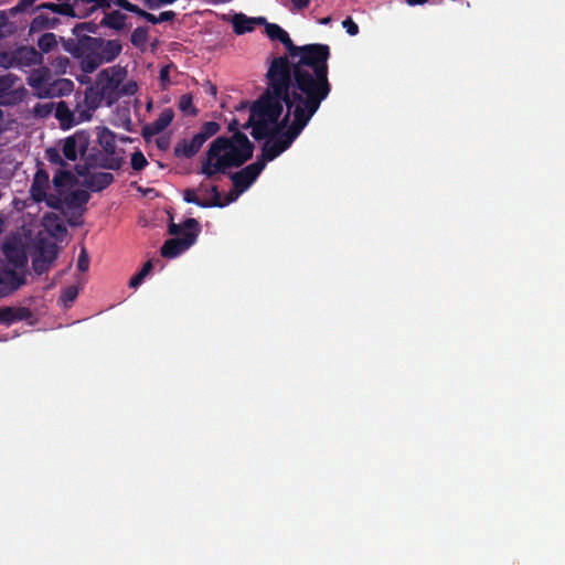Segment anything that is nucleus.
Here are the masks:
<instances>
[{
  "mask_svg": "<svg viewBox=\"0 0 565 565\" xmlns=\"http://www.w3.org/2000/svg\"><path fill=\"white\" fill-rule=\"evenodd\" d=\"M279 42L287 52L271 58L265 74L266 85L278 83L281 84V92L295 100L322 104L332 90L329 45H296L288 33Z\"/></svg>",
  "mask_w": 565,
  "mask_h": 565,
  "instance_id": "obj_1",
  "label": "nucleus"
},
{
  "mask_svg": "<svg viewBox=\"0 0 565 565\" xmlns=\"http://www.w3.org/2000/svg\"><path fill=\"white\" fill-rule=\"evenodd\" d=\"M279 42L287 52L271 58L265 74L266 85L278 83L281 84V92L295 100L322 104L332 90L329 45H296L288 33Z\"/></svg>",
  "mask_w": 565,
  "mask_h": 565,
  "instance_id": "obj_2",
  "label": "nucleus"
},
{
  "mask_svg": "<svg viewBox=\"0 0 565 565\" xmlns=\"http://www.w3.org/2000/svg\"><path fill=\"white\" fill-rule=\"evenodd\" d=\"M231 137L220 136L209 146L201 162L200 173L213 178L217 173L225 174L228 169L239 168L252 159L255 146L248 137L238 130V120L228 124Z\"/></svg>",
  "mask_w": 565,
  "mask_h": 565,
  "instance_id": "obj_3",
  "label": "nucleus"
},
{
  "mask_svg": "<svg viewBox=\"0 0 565 565\" xmlns=\"http://www.w3.org/2000/svg\"><path fill=\"white\" fill-rule=\"evenodd\" d=\"M292 100L294 103L288 104L285 116L273 126L275 132L264 139L262 153L256 159L264 163V168L267 162L275 160L290 148L321 106L319 103Z\"/></svg>",
  "mask_w": 565,
  "mask_h": 565,
  "instance_id": "obj_4",
  "label": "nucleus"
},
{
  "mask_svg": "<svg viewBox=\"0 0 565 565\" xmlns=\"http://www.w3.org/2000/svg\"><path fill=\"white\" fill-rule=\"evenodd\" d=\"M294 103L292 98L281 92V84L266 85L260 96L252 104L248 120L242 126L244 130L252 129V137L264 140L273 135L275 126L282 116L284 107Z\"/></svg>",
  "mask_w": 565,
  "mask_h": 565,
  "instance_id": "obj_5",
  "label": "nucleus"
},
{
  "mask_svg": "<svg viewBox=\"0 0 565 565\" xmlns=\"http://www.w3.org/2000/svg\"><path fill=\"white\" fill-rule=\"evenodd\" d=\"M63 49L78 60L81 70L90 74L100 65L115 61L122 51L119 40L82 36L79 39H62Z\"/></svg>",
  "mask_w": 565,
  "mask_h": 565,
  "instance_id": "obj_6",
  "label": "nucleus"
},
{
  "mask_svg": "<svg viewBox=\"0 0 565 565\" xmlns=\"http://www.w3.org/2000/svg\"><path fill=\"white\" fill-rule=\"evenodd\" d=\"M168 232L175 237L167 239L160 253L164 258H174L195 244L201 233V225L195 218L190 217L182 224L170 223Z\"/></svg>",
  "mask_w": 565,
  "mask_h": 565,
  "instance_id": "obj_7",
  "label": "nucleus"
},
{
  "mask_svg": "<svg viewBox=\"0 0 565 565\" xmlns=\"http://www.w3.org/2000/svg\"><path fill=\"white\" fill-rule=\"evenodd\" d=\"M221 130L217 121H205L200 130L191 138H183L177 142L173 148V154L177 158H193L203 147V145Z\"/></svg>",
  "mask_w": 565,
  "mask_h": 565,
  "instance_id": "obj_8",
  "label": "nucleus"
},
{
  "mask_svg": "<svg viewBox=\"0 0 565 565\" xmlns=\"http://www.w3.org/2000/svg\"><path fill=\"white\" fill-rule=\"evenodd\" d=\"M83 164L76 166L78 175H85L86 172L93 168H103L107 170H119L124 164L121 156H110L102 152L97 148H88V151L83 157Z\"/></svg>",
  "mask_w": 565,
  "mask_h": 565,
  "instance_id": "obj_9",
  "label": "nucleus"
},
{
  "mask_svg": "<svg viewBox=\"0 0 565 565\" xmlns=\"http://www.w3.org/2000/svg\"><path fill=\"white\" fill-rule=\"evenodd\" d=\"M29 85L38 90L40 97H60L72 93L74 84L71 79L58 78L49 82L44 76L32 77Z\"/></svg>",
  "mask_w": 565,
  "mask_h": 565,
  "instance_id": "obj_10",
  "label": "nucleus"
},
{
  "mask_svg": "<svg viewBox=\"0 0 565 565\" xmlns=\"http://www.w3.org/2000/svg\"><path fill=\"white\" fill-rule=\"evenodd\" d=\"M90 145L89 134L78 130L63 140L62 152L65 159L76 161L78 154L83 159Z\"/></svg>",
  "mask_w": 565,
  "mask_h": 565,
  "instance_id": "obj_11",
  "label": "nucleus"
},
{
  "mask_svg": "<svg viewBox=\"0 0 565 565\" xmlns=\"http://www.w3.org/2000/svg\"><path fill=\"white\" fill-rule=\"evenodd\" d=\"M122 81V73L120 68L111 67L110 70H103L98 74L97 85L102 97L111 99L118 98V87Z\"/></svg>",
  "mask_w": 565,
  "mask_h": 565,
  "instance_id": "obj_12",
  "label": "nucleus"
},
{
  "mask_svg": "<svg viewBox=\"0 0 565 565\" xmlns=\"http://www.w3.org/2000/svg\"><path fill=\"white\" fill-rule=\"evenodd\" d=\"M17 79L18 77L13 74L0 76V106H13L22 102L25 89L13 88Z\"/></svg>",
  "mask_w": 565,
  "mask_h": 565,
  "instance_id": "obj_13",
  "label": "nucleus"
},
{
  "mask_svg": "<svg viewBox=\"0 0 565 565\" xmlns=\"http://www.w3.org/2000/svg\"><path fill=\"white\" fill-rule=\"evenodd\" d=\"M24 284V274H20L7 265L0 266V298L11 295Z\"/></svg>",
  "mask_w": 565,
  "mask_h": 565,
  "instance_id": "obj_14",
  "label": "nucleus"
},
{
  "mask_svg": "<svg viewBox=\"0 0 565 565\" xmlns=\"http://www.w3.org/2000/svg\"><path fill=\"white\" fill-rule=\"evenodd\" d=\"M264 169V163L256 160L242 170L232 173L230 178L236 189L245 191L256 181Z\"/></svg>",
  "mask_w": 565,
  "mask_h": 565,
  "instance_id": "obj_15",
  "label": "nucleus"
},
{
  "mask_svg": "<svg viewBox=\"0 0 565 565\" xmlns=\"http://www.w3.org/2000/svg\"><path fill=\"white\" fill-rule=\"evenodd\" d=\"M174 118V111L172 108H164L159 117L142 127L141 135L146 140H149L153 136L159 135L162 132L173 120Z\"/></svg>",
  "mask_w": 565,
  "mask_h": 565,
  "instance_id": "obj_16",
  "label": "nucleus"
},
{
  "mask_svg": "<svg viewBox=\"0 0 565 565\" xmlns=\"http://www.w3.org/2000/svg\"><path fill=\"white\" fill-rule=\"evenodd\" d=\"M267 20L264 17L249 18L244 13H235L232 19L233 31L237 35L254 31L256 25H265Z\"/></svg>",
  "mask_w": 565,
  "mask_h": 565,
  "instance_id": "obj_17",
  "label": "nucleus"
},
{
  "mask_svg": "<svg viewBox=\"0 0 565 565\" xmlns=\"http://www.w3.org/2000/svg\"><path fill=\"white\" fill-rule=\"evenodd\" d=\"M49 173L43 168H38L30 188L31 198L40 203L46 199V190L49 189Z\"/></svg>",
  "mask_w": 565,
  "mask_h": 565,
  "instance_id": "obj_18",
  "label": "nucleus"
},
{
  "mask_svg": "<svg viewBox=\"0 0 565 565\" xmlns=\"http://www.w3.org/2000/svg\"><path fill=\"white\" fill-rule=\"evenodd\" d=\"M84 184L93 192H102L114 182V175L110 172H86Z\"/></svg>",
  "mask_w": 565,
  "mask_h": 565,
  "instance_id": "obj_19",
  "label": "nucleus"
},
{
  "mask_svg": "<svg viewBox=\"0 0 565 565\" xmlns=\"http://www.w3.org/2000/svg\"><path fill=\"white\" fill-rule=\"evenodd\" d=\"M32 318V311L26 307H1L0 324L10 326L18 321Z\"/></svg>",
  "mask_w": 565,
  "mask_h": 565,
  "instance_id": "obj_20",
  "label": "nucleus"
},
{
  "mask_svg": "<svg viewBox=\"0 0 565 565\" xmlns=\"http://www.w3.org/2000/svg\"><path fill=\"white\" fill-rule=\"evenodd\" d=\"M77 4H72L70 2H61V3H53V2H44V3H41L39 6H36L34 9H33V12H38V11H41V10H50L54 13H58V14H62V15H66V17H78V18H84L83 14H78L75 10Z\"/></svg>",
  "mask_w": 565,
  "mask_h": 565,
  "instance_id": "obj_21",
  "label": "nucleus"
},
{
  "mask_svg": "<svg viewBox=\"0 0 565 565\" xmlns=\"http://www.w3.org/2000/svg\"><path fill=\"white\" fill-rule=\"evenodd\" d=\"M14 56L19 67L33 66L41 63L42 60L41 54L34 47L30 46L19 47L14 51Z\"/></svg>",
  "mask_w": 565,
  "mask_h": 565,
  "instance_id": "obj_22",
  "label": "nucleus"
},
{
  "mask_svg": "<svg viewBox=\"0 0 565 565\" xmlns=\"http://www.w3.org/2000/svg\"><path fill=\"white\" fill-rule=\"evenodd\" d=\"M89 199L90 194L86 190L76 189L64 198V204L71 210L81 211L82 214Z\"/></svg>",
  "mask_w": 565,
  "mask_h": 565,
  "instance_id": "obj_23",
  "label": "nucleus"
},
{
  "mask_svg": "<svg viewBox=\"0 0 565 565\" xmlns=\"http://www.w3.org/2000/svg\"><path fill=\"white\" fill-rule=\"evenodd\" d=\"M97 141L104 152L110 156L116 154V135L107 127H97Z\"/></svg>",
  "mask_w": 565,
  "mask_h": 565,
  "instance_id": "obj_24",
  "label": "nucleus"
},
{
  "mask_svg": "<svg viewBox=\"0 0 565 565\" xmlns=\"http://www.w3.org/2000/svg\"><path fill=\"white\" fill-rule=\"evenodd\" d=\"M43 226L53 236L64 235L67 232L61 218L52 212H47L43 215Z\"/></svg>",
  "mask_w": 565,
  "mask_h": 565,
  "instance_id": "obj_25",
  "label": "nucleus"
},
{
  "mask_svg": "<svg viewBox=\"0 0 565 565\" xmlns=\"http://www.w3.org/2000/svg\"><path fill=\"white\" fill-rule=\"evenodd\" d=\"M127 15L119 10H114L111 12L105 13L103 20L100 21L102 26H107L109 29L121 31L126 26Z\"/></svg>",
  "mask_w": 565,
  "mask_h": 565,
  "instance_id": "obj_26",
  "label": "nucleus"
},
{
  "mask_svg": "<svg viewBox=\"0 0 565 565\" xmlns=\"http://www.w3.org/2000/svg\"><path fill=\"white\" fill-rule=\"evenodd\" d=\"M76 114H74L65 102L57 103L55 107V117L60 120L62 128L76 126Z\"/></svg>",
  "mask_w": 565,
  "mask_h": 565,
  "instance_id": "obj_27",
  "label": "nucleus"
},
{
  "mask_svg": "<svg viewBox=\"0 0 565 565\" xmlns=\"http://www.w3.org/2000/svg\"><path fill=\"white\" fill-rule=\"evenodd\" d=\"M35 254L49 262L54 263L58 254V247L55 242L49 239H40Z\"/></svg>",
  "mask_w": 565,
  "mask_h": 565,
  "instance_id": "obj_28",
  "label": "nucleus"
},
{
  "mask_svg": "<svg viewBox=\"0 0 565 565\" xmlns=\"http://www.w3.org/2000/svg\"><path fill=\"white\" fill-rule=\"evenodd\" d=\"M84 108L78 104L75 110L73 111L74 114H76V125L89 120L92 118L93 111L97 108V104L95 103V100L90 99L87 94L84 97Z\"/></svg>",
  "mask_w": 565,
  "mask_h": 565,
  "instance_id": "obj_29",
  "label": "nucleus"
},
{
  "mask_svg": "<svg viewBox=\"0 0 565 565\" xmlns=\"http://www.w3.org/2000/svg\"><path fill=\"white\" fill-rule=\"evenodd\" d=\"M148 40H149V28L148 26L136 28L132 31L131 36H130L131 44L141 51L146 50Z\"/></svg>",
  "mask_w": 565,
  "mask_h": 565,
  "instance_id": "obj_30",
  "label": "nucleus"
},
{
  "mask_svg": "<svg viewBox=\"0 0 565 565\" xmlns=\"http://www.w3.org/2000/svg\"><path fill=\"white\" fill-rule=\"evenodd\" d=\"M75 180L74 174L64 168L57 170L53 175V185L61 193L63 189Z\"/></svg>",
  "mask_w": 565,
  "mask_h": 565,
  "instance_id": "obj_31",
  "label": "nucleus"
},
{
  "mask_svg": "<svg viewBox=\"0 0 565 565\" xmlns=\"http://www.w3.org/2000/svg\"><path fill=\"white\" fill-rule=\"evenodd\" d=\"M200 192L210 193L212 199L207 201V207H223L226 203L222 201L221 192L216 185H211L209 189L201 183L198 188Z\"/></svg>",
  "mask_w": 565,
  "mask_h": 565,
  "instance_id": "obj_32",
  "label": "nucleus"
},
{
  "mask_svg": "<svg viewBox=\"0 0 565 565\" xmlns=\"http://www.w3.org/2000/svg\"><path fill=\"white\" fill-rule=\"evenodd\" d=\"M179 109L190 116H198L199 109L193 105V97L191 94H184L178 102Z\"/></svg>",
  "mask_w": 565,
  "mask_h": 565,
  "instance_id": "obj_33",
  "label": "nucleus"
},
{
  "mask_svg": "<svg viewBox=\"0 0 565 565\" xmlns=\"http://www.w3.org/2000/svg\"><path fill=\"white\" fill-rule=\"evenodd\" d=\"M98 28H99V24H96L92 21L89 22H81V23H77L72 32L75 36V39H79L82 36H89L88 34H86L85 32H88V33H97L98 31Z\"/></svg>",
  "mask_w": 565,
  "mask_h": 565,
  "instance_id": "obj_34",
  "label": "nucleus"
},
{
  "mask_svg": "<svg viewBox=\"0 0 565 565\" xmlns=\"http://www.w3.org/2000/svg\"><path fill=\"white\" fill-rule=\"evenodd\" d=\"M56 23V19H51L50 17L45 14H38L31 22V30H42V29H49L54 28Z\"/></svg>",
  "mask_w": 565,
  "mask_h": 565,
  "instance_id": "obj_35",
  "label": "nucleus"
},
{
  "mask_svg": "<svg viewBox=\"0 0 565 565\" xmlns=\"http://www.w3.org/2000/svg\"><path fill=\"white\" fill-rule=\"evenodd\" d=\"M151 270H152V262L148 260L143 264L142 268L130 278L129 287L137 288L138 286H140Z\"/></svg>",
  "mask_w": 565,
  "mask_h": 565,
  "instance_id": "obj_36",
  "label": "nucleus"
},
{
  "mask_svg": "<svg viewBox=\"0 0 565 565\" xmlns=\"http://www.w3.org/2000/svg\"><path fill=\"white\" fill-rule=\"evenodd\" d=\"M57 45L54 33H44L38 40V46L43 53L51 52Z\"/></svg>",
  "mask_w": 565,
  "mask_h": 565,
  "instance_id": "obj_37",
  "label": "nucleus"
},
{
  "mask_svg": "<svg viewBox=\"0 0 565 565\" xmlns=\"http://www.w3.org/2000/svg\"><path fill=\"white\" fill-rule=\"evenodd\" d=\"M198 192H200L198 189H185L183 191V200L186 203H192L200 207H207V201L200 199Z\"/></svg>",
  "mask_w": 565,
  "mask_h": 565,
  "instance_id": "obj_38",
  "label": "nucleus"
},
{
  "mask_svg": "<svg viewBox=\"0 0 565 565\" xmlns=\"http://www.w3.org/2000/svg\"><path fill=\"white\" fill-rule=\"evenodd\" d=\"M13 252L14 255H11L10 248L8 246L4 247V254L9 258V260L12 262L18 268L24 267L28 262L25 253L19 249H13Z\"/></svg>",
  "mask_w": 565,
  "mask_h": 565,
  "instance_id": "obj_39",
  "label": "nucleus"
},
{
  "mask_svg": "<svg viewBox=\"0 0 565 565\" xmlns=\"http://www.w3.org/2000/svg\"><path fill=\"white\" fill-rule=\"evenodd\" d=\"M45 158L53 164L60 166L61 168H65L67 166L66 161L62 158L58 149L54 147L46 148Z\"/></svg>",
  "mask_w": 565,
  "mask_h": 565,
  "instance_id": "obj_40",
  "label": "nucleus"
},
{
  "mask_svg": "<svg viewBox=\"0 0 565 565\" xmlns=\"http://www.w3.org/2000/svg\"><path fill=\"white\" fill-rule=\"evenodd\" d=\"M78 2L93 3V7L87 12H85L83 14L84 17H86V15L90 14L96 9H103V10L110 9L113 0H75V4H78Z\"/></svg>",
  "mask_w": 565,
  "mask_h": 565,
  "instance_id": "obj_41",
  "label": "nucleus"
},
{
  "mask_svg": "<svg viewBox=\"0 0 565 565\" xmlns=\"http://www.w3.org/2000/svg\"><path fill=\"white\" fill-rule=\"evenodd\" d=\"M266 34L271 41H280L287 32L276 23H266Z\"/></svg>",
  "mask_w": 565,
  "mask_h": 565,
  "instance_id": "obj_42",
  "label": "nucleus"
},
{
  "mask_svg": "<svg viewBox=\"0 0 565 565\" xmlns=\"http://www.w3.org/2000/svg\"><path fill=\"white\" fill-rule=\"evenodd\" d=\"M52 264V262H49L35 254L32 260V268L36 275H43L50 269Z\"/></svg>",
  "mask_w": 565,
  "mask_h": 565,
  "instance_id": "obj_43",
  "label": "nucleus"
},
{
  "mask_svg": "<svg viewBox=\"0 0 565 565\" xmlns=\"http://www.w3.org/2000/svg\"><path fill=\"white\" fill-rule=\"evenodd\" d=\"M131 168L136 171H141L148 164V161L140 150L135 151L130 159Z\"/></svg>",
  "mask_w": 565,
  "mask_h": 565,
  "instance_id": "obj_44",
  "label": "nucleus"
},
{
  "mask_svg": "<svg viewBox=\"0 0 565 565\" xmlns=\"http://www.w3.org/2000/svg\"><path fill=\"white\" fill-rule=\"evenodd\" d=\"M78 296V289L76 286H68L62 291L61 300L64 302L65 306H68V303H72Z\"/></svg>",
  "mask_w": 565,
  "mask_h": 565,
  "instance_id": "obj_45",
  "label": "nucleus"
},
{
  "mask_svg": "<svg viewBox=\"0 0 565 565\" xmlns=\"http://www.w3.org/2000/svg\"><path fill=\"white\" fill-rule=\"evenodd\" d=\"M0 66L3 68L19 67L13 53L0 52Z\"/></svg>",
  "mask_w": 565,
  "mask_h": 565,
  "instance_id": "obj_46",
  "label": "nucleus"
},
{
  "mask_svg": "<svg viewBox=\"0 0 565 565\" xmlns=\"http://www.w3.org/2000/svg\"><path fill=\"white\" fill-rule=\"evenodd\" d=\"M52 110H53L52 103L36 104L33 108V113L38 117H46L52 113Z\"/></svg>",
  "mask_w": 565,
  "mask_h": 565,
  "instance_id": "obj_47",
  "label": "nucleus"
},
{
  "mask_svg": "<svg viewBox=\"0 0 565 565\" xmlns=\"http://www.w3.org/2000/svg\"><path fill=\"white\" fill-rule=\"evenodd\" d=\"M77 268L79 271L85 273L89 268V257L85 248L82 249L78 259H77Z\"/></svg>",
  "mask_w": 565,
  "mask_h": 565,
  "instance_id": "obj_48",
  "label": "nucleus"
},
{
  "mask_svg": "<svg viewBox=\"0 0 565 565\" xmlns=\"http://www.w3.org/2000/svg\"><path fill=\"white\" fill-rule=\"evenodd\" d=\"M342 26L345 29L347 33L351 36H354L359 33V25L350 17H348L347 19H344L342 21Z\"/></svg>",
  "mask_w": 565,
  "mask_h": 565,
  "instance_id": "obj_49",
  "label": "nucleus"
},
{
  "mask_svg": "<svg viewBox=\"0 0 565 565\" xmlns=\"http://www.w3.org/2000/svg\"><path fill=\"white\" fill-rule=\"evenodd\" d=\"M177 0H143V4L149 10H157L162 6L172 4Z\"/></svg>",
  "mask_w": 565,
  "mask_h": 565,
  "instance_id": "obj_50",
  "label": "nucleus"
},
{
  "mask_svg": "<svg viewBox=\"0 0 565 565\" xmlns=\"http://www.w3.org/2000/svg\"><path fill=\"white\" fill-rule=\"evenodd\" d=\"M171 66H172V64L171 65H166V66L161 67V70H160L159 79H160L162 88H167L171 84V82H170V68H171Z\"/></svg>",
  "mask_w": 565,
  "mask_h": 565,
  "instance_id": "obj_51",
  "label": "nucleus"
},
{
  "mask_svg": "<svg viewBox=\"0 0 565 565\" xmlns=\"http://www.w3.org/2000/svg\"><path fill=\"white\" fill-rule=\"evenodd\" d=\"M43 202H45L47 206L54 210H60L64 203V200H62L58 195L46 194V199Z\"/></svg>",
  "mask_w": 565,
  "mask_h": 565,
  "instance_id": "obj_52",
  "label": "nucleus"
},
{
  "mask_svg": "<svg viewBox=\"0 0 565 565\" xmlns=\"http://www.w3.org/2000/svg\"><path fill=\"white\" fill-rule=\"evenodd\" d=\"M134 13L137 14L139 18L145 19L149 23L158 24V15H154L139 7H138V10L134 11Z\"/></svg>",
  "mask_w": 565,
  "mask_h": 565,
  "instance_id": "obj_53",
  "label": "nucleus"
},
{
  "mask_svg": "<svg viewBox=\"0 0 565 565\" xmlns=\"http://www.w3.org/2000/svg\"><path fill=\"white\" fill-rule=\"evenodd\" d=\"M36 0H20L12 9L11 13L24 12L28 8L32 7Z\"/></svg>",
  "mask_w": 565,
  "mask_h": 565,
  "instance_id": "obj_54",
  "label": "nucleus"
},
{
  "mask_svg": "<svg viewBox=\"0 0 565 565\" xmlns=\"http://www.w3.org/2000/svg\"><path fill=\"white\" fill-rule=\"evenodd\" d=\"M114 2L116 6L131 13H134L135 10H138V6L129 2L128 0H114Z\"/></svg>",
  "mask_w": 565,
  "mask_h": 565,
  "instance_id": "obj_55",
  "label": "nucleus"
},
{
  "mask_svg": "<svg viewBox=\"0 0 565 565\" xmlns=\"http://www.w3.org/2000/svg\"><path fill=\"white\" fill-rule=\"evenodd\" d=\"M177 13L174 11H163L158 15V23L171 22L175 19Z\"/></svg>",
  "mask_w": 565,
  "mask_h": 565,
  "instance_id": "obj_56",
  "label": "nucleus"
},
{
  "mask_svg": "<svg viewBox=\"0 0 565 565\" xmlns=\"http://www.w3.org/2000/svg\"><path fill=\"white\" fill-rule=\"evenodd\" d=\"M295 8L301 10L309 6L310 0H291Z\"/></svg>",
  "mask_w": 565,
  "mask_h": 565,
  "instance_id": "obj_57",
  "label": "nucleus"
},
{
  "mask_svg": "<svg viewBox=\"0 0 565 565\" xmlns=\"http://www.w3.org/2000/svg\"><path fill=\"white\" fill-rule=\"evenodd\" d=\"M205 86H206V92H209L213 96L216 95V86L212 85L211 82H209V81L206 82Z\"/></svg>",
  "mask_w": 565,
  "mask_h": 565,
  "instance_id": "obj_58",
  "label": "nucleus"
},
{
  "mask_svg": "<svg viewBox=\"0 0 565 565\" xmlns=\"http://www.w3.org/2000/svg\"><path fill=\"white\" fill-rule=\"evenodd\" d=\"M408 6H418L428 2V0H405Z\"/></svg>",
  "mask_w": 565,
  "mask_h": 565,
  "instance_id": "obj_59",
  "label": "nucleus"
},
{
  "mask_svg": "<svg viewBox=\"0 0 565 565\" xmlns=\"http://www.w3.org/2000/svg\"><path fill=\"white\" fill-rule=\"evenodd\" d=\"M157 145H158V147H159L160 149H163V150L168 148V141H167V140H164V139H159V140L157 141Z\"/></svg>",
  "mask_w": 565,
  "mask_h": 565,
  "instance_id": "obj_60",
  "label": "nucleus"
},
{
  "mask_svg": "<svg viewBox=\"0 0 565 565\" xmlns=\"http://www.w3.org/2000/svg\"><path fill=\"white\" fill-rule=\"evenodd\" d=\"M68 224L72 226H77L82 224V221H77L76 218H70Z\"/></svg>",
  "mask_w": 565,
  "mask_h": 565,
  "instance_id": "obj_61",
  "label": "nucleus"
},
{
  "mask_svg": "<svg viewBox=\"0 0 565 565\" xmlns=\"http://www.w3.org/2000/svg\"><path fill=\"white\" fill-rule=\"evenodd\" d=\"M330 21H331V18H330V17H327V18H323L320 22H321L322 24H327V23H329Z\"/></svg>",
  "mask_w": 565,
  "mask_h": 565,
  "instance_id": "obj_62",
  "label": "nucleus"
},
{
  "mask_svg": "<svg viewBox=\"0 0 565 565\" xmlns=\"http://www.w3.org/2000/svg\"><path fill=\"white\" fill-rule=\"evenodd\" d=\"M2 118H3V113L0 109V122L2 121ZM2 132H3V128L0 127V136L2 135Z\"/></svg>",
  "mask_w": 565,
  "mask_h": 565,
  "instance_id": "obj_63",
  "label": "nucleus"
},
{
  "mask_svg": "<svg viewBox=\"0 0 565 565\" xmlns=\"http://www.w3.org/2000/svg\"><path fill=\"white\" fill-rule=\"evenodd\" d=\"M241 26H252V23H247V22H241L238 23Z\"/></svg>",
  "mask_w": 565,
  "mask_h": 565,
  "instance_id": "obj_64",
  "label": "nucleus"
}]
</instances>
